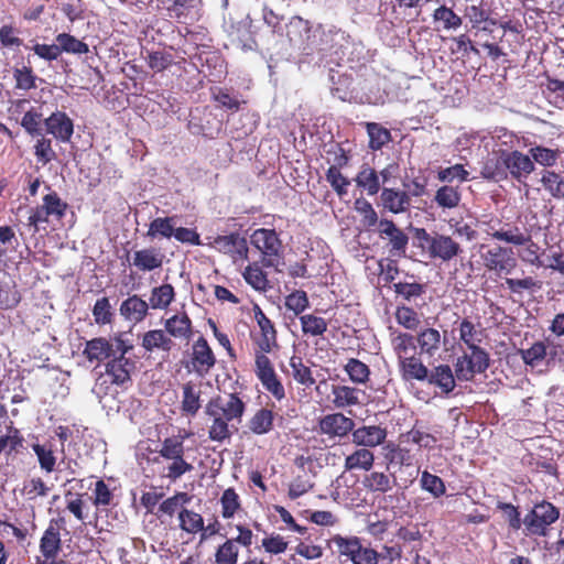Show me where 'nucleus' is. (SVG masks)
Segmentation results:
<instances>
[{
  "instance_id": "bb28decb",
  "label": "nucleus",
  "mask_w": 564,
  "mask_h": 564,
  "mask_svg": "<svg viewBox=\"0 0 564 564\" xmlns=\"http://www.w3.org/2000/svg\"><path fill=\"white\" fill-rule=\"evenodd\" d=\"M399 367L402 378L406 381H424L429 378L427 367L415 355L399 361Z\"/></svg>"
},
{
  "instance_id": "cd10ccee",
  "label": "nucleus",
  "mask_w": 564,
  "mask_h": 564,
  "mask_svg": "<svg viewBox=\"0 0 564 564\" xmlns=\"http://www.w3.org/2000/svg\"><path fill=\"white\" fill-rule=\"evenodd\" d=\"M430 384L438 387L442 392L448 394L455 388V378L453 371L448 365H440L435 367L429 378L426 379Z\"/></svg>"
},
{
  "instance_id": "bf43d9fd",
  "label": "nucleus",
  "mask_w": 564,
  "mask_h": 564,
  "mask_svg": "<svg viewBox=\"0 0 564 564\" xmlns=\"http://www.w3.org/2000/svg\"><path fill=\"white\" fill-rule=\"evenodd\" d=\"M221 514L225 519H230L240 508L239 496L232 488H228L223 492L220 498Z\"/></svg>"
},
{
  "instance_id": "6ab92c4d",
  "label": "nucleus",
  "mask_w": 564,
  "mask_h": 564,
  "mask_svg": "<svg viewBox=\"0 0 564 564\" xmlns=\"http://www.w3.org/2000/svg\"><path fill=\"white\" fill-rule=\"evenodd\" d=\"M149 311V304L139 295L134 294L126 299L119 308L120 315L128 322L138 324L142 322Z\"/></svg>"
},
{
  "instance_id": "473e14b6",
  "label": "nucleus",
  "mask_w": 564,
  "mask_h": 564,
  "mask_svg": "<svg viewBox=\"0 0 564 564\" xmlns=\"http://www.w3.org/2000/svg\"><path fill=\"white\" fill-rule=\"evenodd\" d=\"M32 449L37 457L40 468L50 474L55 469L57 457L54 454L53 444L50 442L32 444Z\"/></svg>"
},
{
  "instance_id": "b1692460",
  "label": "nucleus",
  "mask_w": 564,
  "mask_h": 564,
  "mask_svg": "<svg viewBox=\"0 0 564 564\" xmlns=\"http://www.w3.org/2000/svg\"><path fill=\"white\" fill-rule=\"evenodd\" d=\"M164 256L154 248H145L134 252L132 264L141 271H153L162 267Z\"/></svg>"
},
{
  "instance_id": "aec40b11",
  "label": "nucleus",
  "mask_w": 564,
  "mask_h": 564,
  "mask_svg": "<svg viewBox=\"0 0 564 564\" xmlns=\"http://www.w3.org/2000/svg\"><path fill=\"white\" fill-rule=\"evenodd\" d=\"M361 541L358 536H344L335 534L327 540V547L333 554L345 556L351 561L355 553L359 551Z\"/></svg>"
},
{
  "instance_id": "4c0bfd02",
  "label": "nucleus",
  "mask_w": 564,
  "mask_h": 564,
  "mask_svg": "<svg viewBox=\"0 0 564 564\" xmlns=\"http://www.w3.org/2000/svg\"><path fill=\"white\" fill-rule=\"evenodd\" d=\"M175 217H158L150 223L147 236L154 239L171 238L175 229Z\"/></svg>"
},
{
  "instance_id": "7c9ffc66",
  "label": "nucleus",
  "mask_w": 564,
  "mask_h": 564,
  "mask_svg": "<svg viewBox=\"0 0 564 564\" xmlns=\"http://www.w3.org/2000/svg\"><path fill=\"white\" fill-rule=\"evenodd\" d=\"M442 336L435 328H424L417 335L421 352L433 357L441 348Z\"/></svg>"
},
{
  "instance_id": "8fccbe9b",
  "label": "nucleus",
  "mask_w": 564,
  "mask_h": 564,
  "mask_svg": "<svg viewBox=\"0 0 564 564\" xmlns=\"http://www.w3.org/2000/svg\"><path fill=\"white\" fill-rule=\"evenodd\" d=\"M365 486L371 491L387 492L393 487V479L384 473L372 471L364 479Z\"/></svg>"
},
{
  "instance_id": "c85d7f7f",
  "label": "nucleus",
  "mask_w": 564,
  "mask_h": 564,
  "mask_svg": "<svg viewBox=\"0 0 564 564\" xmlns=\"http://www.w3.org/2000/svg\"><path fill=\"white\" fill-rule=\"evenodd\" d=\"M357 186L364 189L369 196H373L380 191V181L378 172L371 166L365 164L356 175Z\"/></svg>"
},
{
  "instance_id": "c9c22d12",
  "label": "nucleus",
  "mask_w": 564,
  "mask_h": 564,
  "mask_svg": "<svg viewBox=\"0 0 564 564\" xmlns=\"http://www.w3.org/2000/svg\"><path fill=\"white\" fill-rule=\"evenodd\" d=\"M248 427L257 435L269 433L273 427L272 411L264 408L258 410L249 420Z\"/></svg>"
},
{
  "instance_id": "338daca9",
  "label": "nucleus",
  "mask_w": 564,
  "mask_h": 564,
  "mask_svg": "<svg viewBox=\"0 0 564 564\" xmlns=\"http://www.w3.org/2000/svg\"><path fill=\"white\" fill-rule=\"evenodd\" d=\"M355 204L356 210L362 216L361 223L365 227L378 226L380 220L378 219L377 212L369 202L366 199H357Z\"/></svg>"
},
{
  "instance_id": "e433bc0d",
  "label": "nucleus",
  "mask_w": 564,
  "mask_h": 564,
  "mask_svg": "<svg viewBox=\"0 0 564 564\" xmlns=\"http://www.w3.org/2000/svg\"><path fill=\"white\" fill-rule=\"evenodd\" d=\"M433 21L434 23L440 24L442 29L445 31H455L463 23L462 18L446 6H441L434 10Z\"/></svg>"
},
{
  "instance_id": "864d4df0",
  "label": "nucleus",
  "mask_w": 564,
  "mask_h": 564,
  "mask_svg": "<svg viewBox=\"0 0 564 564\" xmlns=\"http://www.w3.org/2000/svg\"><path fill=\"white\" fill-rule=\"evenodd\" d=\"M420 484L422 489L429 491L434 498L443 496L446 487L442 478L424 470L421 475Z\"/></svg>"
},
{
  "instance_id": "49530a36",
  "label": "nucleus",
  "mask_w": 564,
  "mask_h": 564,
  "mask_svg": "<svg viewBox=\"0 0 564 564\" xmlns=\"http://www.w3.org/2000/svg\"><path fill=\"white\" fill-rule=\"evenodd\" d=\"M459 339L469 348L478 347L482 340V330L477 329L469 319L459 324Z\"/></svg>"
},
{
  "instance_id": "7ed1b4c3",
  "label": "nucleus",
  "mask_w": 564,
  "mask_h": 564,
  "mask_svg": "<svg viewBox=\"0 0 564 564\" xmlns=\"http://www.w3.org/2000/svg\"><path fill=\"white\" fill-rule=\"evenodd\" d=\"M127 352H118L113 356L106 365V372L100 375L96 380L94 390L97 394L101 392L106 393L107 384L113 383L117 386H123L131 380V372L133 371L135 364L131 359L126 357Z\"/></svg>"
},
{
  "instance_id": "a18cd8bd",
  "label": "nucleus",
  "mask_w": 564,
  "mask_h": 564,
  "mask_svg": "<svg viewBox=\"0 0 564 564\" xmlns=\"http://www.w3.org/2000/svg\"><path fill=\"white\" fill-rule=\"evenodd\" d=\"M290 367L292 369L291 376L297 383L307 388L315 383L311 369L303 364L301 357L293 356L290 359Z\"/></svg>"
},
{
  "instance_id": "603ef678",
  "label": "nucleus",
  "mask_w": 564,
  "mask_h": 564,
  "mask_svg": "<svg viewBox=\"0 0 564 564\" xmlns=\"http://www.w3.org/2000/svg\"><path fill=\"white\" fill-rule=\"evenodd\" d=\"M239 549L235 544V540H227L219 545L215 553V562L217 564H236L238 561Z\"/></svg>"
},
{
  "instance_id": "6e6d98bb",
  "label": "nucleus",
  "mask_w": 564,
  "mask_h": 564,
  "mask_svg": "<svg viewBox=\"0 0 564 564\" xmlns=\"http://www.w3.org/2000/svg\"><path fill=\"white\" fill-rule=\"evenodd\" d=\"M191 497L186 492H176L160 505L156 514L159 516V513H163L172 517L180 508L187 505Z\"/></svg>"
},
{
  "instance_id": "0eeeda50",
  "label": "nucleus",
  "mask_w": 564,
  "mask_h": 564,
  "mask_svg": "<svg viewBox=\"0 0 564 564\" xmlns=\"http://www.w3.org/2000/svg\"><path fill=\"white\" fill-rule=\"evenodd\" d=\"M216 365V356L207 339L199 336L192 345L186 368L196 376H207Z\"/></svg>"
},
{
  "instance_id": "09e8293b",
  "label": "nucleus",
  "mask_w": 564,
  "mask_h": 564,
  "mask_svg": "<svg viewBox=\"0 0 564 564\" xmlns=\"http://www.w3.org/2000/svg\"><path fill=\"white\" fill-rule=\"evenodd\" d=\"M434 200L440 207L452 209L458 206L460 194L457 188L444 185L436 191Z\"/></svg>"
},
{
  "instance_id": "f03ea898",
  "label": "nucleus",
  "mask_w": 564,
  "mask_h": 564,
  "mask_svg": "<svg viewBox=\"0 0 564 564\" xmlns=\"http://www.w3.org/2000/svg\"><path fill=\"white\" fill-rule=\"evenodd\" d=\"M159 454L162 458L170 462L166 466L165 476L175 481L183 475L193 471L194 466L185 459V446L183 436L166 437L161 443Z\"/></svg>"
},
{
  "instance_id": "69168bd1",
  "label": "nucleus",
  "mask_w": 564,
  "mask_h": 564,
  "mask_svg": "<svg viewBox=\"0 0 564 564\" xmlns=\"http://www.w3.org/2000/svg\"><path fill=\"white\" fill-rule=\"evenodd\" d=\"M530 153L533 160L543 166L554 165L560 154L557 150H552L543 147L531 148Z\"/></svg>"
},
{
  "instance_id": "ea45409f",
  "label": "nucleus",
  "mask_w": 564,
  "mask_h": 564,
  "mask_svg": "<svg viewBox=\"0 0 564 564\" xmlns=\"http://www.w3.org/2000/svg\"><path fill=\"white\" fill-rule=\"evenodd\" d=\"M174 289L171 284H162L151 291L149 306L153 310H164L174 300Z\"/></svg>"
},
{
  "instance_id": "052dcab7",
  "label": "nucleus",
  "mask_w": 564,
  "mask_h": 564,
  "mask_svg": "<svg viewBox=\"0 0 564 564\" xmlns=\"http://www.w3.org/2000/svg\"><path fill=\"white\" fill-rule=\"evenodd\" d=\"M546 345L543 341L534 343L530 348L521 350V357L524 364L538 366L546 356Z\"/></svg>"
},
{
  "instance_id": "39448f33",
  "label": "nucleus",
  "mask_w": 564,
  "mask_h": 564,
  "mask_svg": "<svg viewBox=\"0 0 564 564\" xmlns=\"http://www.w3.org/2000/svg\"><path fill=\"white\" fill-rule=\"evenodd\" d=\"M68 205L58 196L56 192L48 188V193L43 196L42 204L30 210L28 225L34 228V232L39 231L42 224H46L50 219L61 220Z\"/></svg>"
},
{
  "instance_id": "a19ab883",
  "label": "nucleus",
  "mask_w": 564,
  "mask_h": 564,
  "mask_svg": "<svg viewBox=\"0 0 564 564\" xmlns=\"http://www.w3.org/2000/svg\"><path fill=\"white\" fill-rule=\"evenodd\" d=\"M206 414L212 420V424L209 426L208 435L212 441L221 442L230 436V431L228 426L229 420H226L221 415H216L214 411L205 409Z\"/></svg>"
},
{
  "instance_id": "a211bd4d",
  "label": "nucleus",
  "mask_w": 564,
  "mask_h": 564,
  "mask_svg": "<svg viewBox=\"0 0 564 564\" xmlns=\"http://www.w3.org/2000/svg\"><path fill=\"white\" fill-rule=\"evenodd\" d=\"M380 200L384 209L392 214H402L411 206V196L405 191L383 187Z\"/></svg>"
},
{
  "instance_id": "ddd939ff",
  "label": "nucleus",
  "mask_w": 564,
  "mask_h": 564,
  "mask_svg": "<svg viewBox=\"0 0 564 564\" xmlns=\"http://www.w3.org/2000/svg\"><path fill=\"white\" fill-rule=\"evenodd\" d=\"M212 247L219 252L229 254L234 262L248 260L249 248L247 240L239 235L218 236Z\"/></svg>"
},
{
  "instance_id": "13d9d810",
  "label": "nucleus",
  "mask_w": 564,
  "mask_h": 564,
  "mask_svg": "<svg viewBox=\"0 0 564 564\" xmlns=\"http://www.w3.org/2000/svg\"><path fill=\"white\" fill-rule=\"evenodd\" d=\"M48 491L50 488L40 477H34L23 482L22 494L29 500H35L37 497H45Z\"/></svg>"
},
{
  "instance_id": "5701e85b",
  "label": "nucleus",
  "mask_w": 564,
  "mask_h": 564,
  "mask_svg": "<svg viewBox=\"0 0 564 564\" xmlns=\"http://www.w3.org/2000/svg\"><path fill=\"white\" fill-rule=\"evenodd\" d=\"M505 164L510 173L518 180L528 176L534 170L531 158L519 151L509 153L505 159Z\"/></svg>"
},
{
  "instance_id": "4be33fe9",
  "label": "nucleus",
  "mask_w": 564,
  "mask_h": 564,
  "mask_svg": "<svg viewBox=\"0 0 564 564\" xmlns=\"http://www.w3.org/2000/svg\"><path fill=\"white\" fill-rule=\"evenodd\" d=\"M166 333L178 339L188 341L193 336L192 321L187 314H176L164 322Z\"/></svg>"
},
{
  "instance_id": "de8ad7c7",
  "label": "nucleus",
  "mask_w": 564,
  "mask_h": 564,
  "mask_svg": "<svg viewBox=\"0 0 564 564\" xmlns=\"http://www.w3.org/2000/svg\"><path fill=\"white\" fill-rule=\"evenodd\" d=\"M302 330L305 335L322 336L327 330V323L323 317L314 314L300 316Z\"/></svg>"
},
{
  "instance_id": "37998d69",
  "label": "nucleus",
  "mask_w": 564,
  "mask_h": 564,
  "mask_svg": "<svg viewBox=\"0 0 564 564\" xmlns=\"http://www.w3.org/2000/svg\"><path fill=\"white\" fill-rule=\"evenodd\" d=\"M180 528L187 533H197L204 530L203 517L186 508H182L178 511Z\"/></svg>"
},
{
  "instance_id": "f3484780",
  "label": "nucleus",
  "mask_w": 564,
  "mask_h": 564,
  "mask_svg": "<svg viewBox=\"0 0 564 564\" xmlns=\"http://www.w3.org/2000/svg\"><path fill=\"white\" fill-rule=\"evenodd\" d=\"M352 443L357 446L377 447L384 443L387 438V430L379 425H364L354 429L351 432Z\"/></svg>"
},
{
  "instance_id": "4d7b16f0",
  "label": "nucleus",
  "mask_w": 564,
  "mask_h": 564,
  "mask_svg": "<svg viewBox=\"0 0 564 564\" xmlns=\"http://www.w3.org/2000/svg\"><path fill=\"white\" fill-rule=\"evenodd\" d=\"M521 250H519V258L522 262L541 268L544 265V261L540 259L539 256V246L532 240V235H530V241L520 246Z\"/></svg>"
},
{
  "instance_id": "dca6fc26",
  "label": "nucleus",
  "mask_w": 564,
  "mask_h": 564,
  "mask_svg": "<svg viewBox=\"0 0 564 564\" xmlns=\"http://www.w3.org/2000/svg\"><path fill=\"white\" fill-rule=\"evenodd\" d=\"M254 318L260 328V336L257 339V345L262 352H271L278 346L276 330L273 323L267 317L263 311L256 305L253 308Z\"/></svg>"
},
{
  "instance_id": "1a4fd4ad",
  "label": "nucleus",
  "mask_w": 564,
  "mask_h": 564,
  "mask_svg": "<svg viewBox=\"0 0 564 564\" xmlns=\"http://www.w3.org/2000/svg\"><path fill=\"white\" fill-rule=\"evenodd\" d=\"M484 267L488 271L497 274H510L517 267V259L513 257L512 249L495 246L481 251Z\"/></svg>"
},
{
  "instance_id": "2f4dec72",
  "label": "nucleus",
  "mask_w": 564,
  "mask_h": 564,
  "mask_svg": "<svg viewBox=\"0 0 564 564\" xmlns=\"http://www.w3.org/2000/svg\"><path fill=\"white\" fill-rule=\"evenodd\" d=\"M245 281L254 290L265 292L270 289L267 273L258 262L248 264L242 272Z\"/></svg>"
},
{
  "instance_id": "4468645a",
  "label": "nucleus",
  "mask_w": 564,
  "mask_h": 564,
  "mask_svg": "<svg viewBox=\"0 0 564 564\" xmlns=\"http://www.w3.org/2000/svg\"><path fill=\"white\" fill-rule=\"evenodd\" d=\"M206 408L209 411H214L216 415H221L229 421L240 420L245 412V403L236 394H229L227 398L217 397L212 399Z\"/></svg>"
},
{
  "instance_id": "f8f14e48",
  "label": "nucleus",
  "mask_w": 564,
  "mask_h": 564,
  "mask_svg": "<svg viewBox=\"0 0 564 564\" xmlns=\"http://www.w3.org/2000/svg\"><path fill=\"white\" fill-rule=\"evenodd\" d=\"M354 427V420L340 412L326 414L318 421V432L329 438L341 440L348 436Z\"/></svg>"
},
{
  "instance_id": "3c124183",
  "label": "nucleus",
  "mask_w": 564,
  "mask_h": 564,
  "mask_svg": "<svg viewBox=\"0 0 564 564\" xmlns=\"http://www.w3.org/2000/svg\"><path fill=\"white\" fill-rule=\"evenodd\" d=\"M367 132L369 135V147L372 150H379L390 141V131L378 123H367Z\"/></svg>"
},
{
  "instance_id": "393cba45",
  "label": "nucleus",
  "mask_w": 564,
  "mask_h": 564,
  "mask_svg": "<svg viewBox=\"0 0 564 564\" xmlns=\"http://www.w3.org/2000/svg\"><path fill=\"white\" fill-rule=\"evenodd\" d=\"M61 550V534L52 522L44 531L40 541V552L43 557L56 558Z\"/></svg>"
},
{
  "instance_id": "c03bdc74",
  "label": "nucleus",
  "mask_w": 564,
  "mask_h": 564,
  "mask_svg": "<svg viewBox=\"0 0 564 564\" xmlns=\"http://www.w3.org/2000/svg\"><path fill=\"white\" fill-rule=\"evenodd\" d=\"M543 187L556 199H564V177L553 171H544L541 177Z\"/></svg>"
},
{
  "instance_id": "423d86ee",
  "label": "nucleus",
  "mask_w": 564,
  "mask_h": 564,
  "mask_svg": "<svg viewBox=\"0 0 564 564\" xmlns=\"http://www.w3.org/2000/svg\"><path fill=\"white\" fill-rule=\"evenodd\" d=\"M558 517V509L551 502L543 501L536 503L523 519L527 535L545 536L547 528L554 523Z\"/></svg>"
},
{
  "instance_id": "9b49d317",
  "label": "nucleus",
  "mask_w": 564,
  "mask_h": 564,
  "mask_svg": "<svg viewBox=\"0 0 564 564\" xmlns=\"http://www.w3.org/2000/svg\"><path fill=\"white\" fill-rule=\"evenodd\" d=\"M377 232L382 240H388L389 252L393 257H403L406 252L409 237L390 219H380Z\"/></svg>"
},
{
  "instance_id": "f257e3e1",
  "label": "nucleus",
  "mask_w": 564,
  "mask_h": 564,
  "mask_svg": "<svg viewBox=\"0 0 564 564\" xmlns=\"http://www.w3.org/2000/svg\"><path fill=\"white\" fill-rule=\"evenodd\" d=\"M415 238L419 241V247L430 259L448 262L462 252L460 245L451 236L438 232H427L424 228H416Z\"/></svg>"
},
{
  "instance_id": "0e129e2a",
  "label": "nucleus",
  "mask_w": 564,
  "mask_h": 564,
  "mask_svg": "<svg viewBox=\"0 0 564 564\" xmlns=\"http://www.w3.org/2000/svg\"><path fill=\"white\" fill-rule=\"evenodd\" d=\"M41 122L42 113L36 111L34 108H31L24 113L20 121V124L29 134L40 135L42 133Z\"/></svg>"
},
{
  "instance_id": "72a5a7b5",
  "label": "nucleus",
  "mask_w": 564,
  "mask_h": 564,
  "mask_svg": "<svg viewBox=\"0 0 564 564\" xmlns=\"http://www.w3.org/2000/svg\"><path fill=\"white\" fill-rule=\"evenodd\" d=\"M393 351L398 357V361L406 359L408 357L414 356L416 346L414 337L408 333H398L391 339Z\"/></svg>"
},
{
  "instance_id": "a878e982",
  "label": "nucleus",
  "mask_w": 564,
  "mask_h": 564,
  "mask_svg": "<svg viewBox=\"0 0 564 564\" xmlns=\"http://www.w3.org/2000/svg\"><path fill=\"white\" fill-rule=\"evenodd\" d=\"M174 343L162 329H153L144 333L141 346L149 352L162 350L169 352Z\"/></svg>"
},
{
  "instance_id": "412c9836",
  "label": "nucleus",
  "mask_w": 564,
  "mask_h": 564,
  "mask_svg": "<svg viewBox=\"0 0 564 564\" xmlns=\"http://www.w3.org/2000/svg\"><path fill=\"white\" fill-rule=\"evenodd\" d=\"M332 402L336 409H345L361 404L360 397L362 391L360 389L349 386L334 384L332 387Z\"/></svg>"
},
{
  "instance_id": "79ce46f5",
  "label": "nucleus",
  "mask_w": 564,
  "mask_h": 564,
  "mask_svg": "<svg viewBox=\"0 0 564 564\" xmlns=\"http://www.w3.org/2000/svg\"><path fill=\"white\" fill-rule=\"evenodd\" d=\"M344 370L348 375L350 381L356 384H365L369 381L370 369L359 359H348L347 364L344 366Z\"/></svg>"
},
{
  "instance_id": "5fc2aeb1",
  "label": "nucleus",
  "mask_w": 564,
  "mask_h": 564,
  "mask_svg": "<svg viewBox=\"0 0 564 564\" xmlns=\"http://www.w3.org/2000/svg\"><path fill=\"white\" fill-rule=\"evenodd\" d=\"M94 321L97 325H106L112 322L113 312L108 297L98 299L93 307Z\"/></svg>"
},
{
  "instance_id": "774afa93",
  "label": "nucleus",
  "mask_w": 564,
  "mask_h": 564,
  "mask_svg": "<svg viewBox=\"0 0 564 564\" xmlns=\"http://www.w3.org/2000/svg\"><path fill=\"white\" fill-rule=\"evenodd\" d=\"M34 150L37 162L43 165L50 163L56 158V153L52 148V141L50 139H39L34 145Z\"/></svg>"
},
{
  "instance_id": "58836bf2",
  "label": "nucleus",
  "mask_w": 564,
  "mask_h": 564,
  "mask_svg": "<svg viewBox=\"0 0 564 564\" xmlns=\"http://www.w3.org/2000/svg\"><path fill=\"white\" fill-rule=\"evenodd\" d=\"M56 42L59 47V53H68V54H87L89 52L88 45L76 39L74 35L68 33H59L56 35Z\"/></svg>"
},
{
  "instance_id": "f704fd0d",
  "label": "nucleus",
  "mask_w": 564,
  "mask_h": 564,
  "mask_svg": "<svg viewBox=\"0 0 564 564\" xmlns=\"http://www.w3.org/2000/svg\"><path fill=\"white\" fill-rule=\"evenodd\" d=\"M182 411L184 414L194 416L199 411L200 391L191 382L183 386Z\"/></svg>"
},
{
  "instance_id": "c756f323",
  "label": "nucleus",
  "mask_w": 564,
  "mask_h": 564,
  "mask_svg": "<svg viewBox=\"0 0 564 564\" xmlns=\"http://www.w3.org/2000/svg\"><path fill=\"white\" fill-rule=\"evenodd\" d=\"M375 463V455L368 448H358L345 458L346 470H365L368 471L372 468Z\"/></svg>"
},
{
  "instance_id": "9d476101",
  "label": "nucleus",
  "mask_w": 564,
  "mask_h": 564,
  "mask_svg": "<svg viewBox=\"0 0 564 564\" xmlns=\"http://www.w3.org/2000/svg\"><path fill=\"white\" fill-rule=\"evenodd\" d=\"M488 235L498 241L519 248L530 241L531 231L518 223H499L498 227L489 225Z\"/></svg>"
},
{
  "instance_id": "2eb2a0df",
  "label": "nucleus",
  "mask_w": 564,
  "mask_h": 564,
  "mask_svg": "<svg viewBox=\"0 0 564 564\" xmlns=\"http://www.w3.org/2000/svg\"><path fill=\"white\" fill-rule=\"evenodd\" d=\"M46 132L56 140L67 143L74 133L73 120L63 111H55L44 120Z\"/></svg>"
},
{
  "instance_id": "6e6552de",
  "label": "nucleus",
  "mask_w": 564,
  "mask_h": 564,
  "mask_svg": "<svg viewBox=\"0 0 564 564\" xmlns=\"http://www.w3.org/2000/svg\"><path fill=\"white\" fill-rule=\"evenodd\" d=\"M130 349L131 346L120 338L106 339L97 337L86 343L83 354L90 362H101L112 358L118 352H128Z\"/></svg>"
},
{
  "instance_id": "20e7f679",
  "label": "nucleus",
  "mask_w": 564,
  "mask_h": 564,
  "mask_svg": "<svg viewBox=\"0 0 564 564\" xmlns=\"http://www.w3.org/2000/svg\"><path fill=\"white\" fill-rule=\"evenodd\" d=\"M250 243L262 254V267L280 271L282 242L273 229L259 228L250 236Z\"/></svg>"
},
{
  "instance_id": "e2e57ef3",
  "label": "nucleus",
  "mask_w": 564,
  "mask_h": 564,
  "mask_svg": "<svg viewBox=\"0 0 564 564\" xmlns=\"http://www.w3.org/2000/svg\"><path fill=\"white\" fill-rule=\"evenodd\" d=\"M468 171H466L462 164L442 169L437 173V178L444 183H453L454 181L463 183L468 180Z\"/></svg>"
},
{
  "instance_id": "680f3d73",
  "label": "nucleus",
  "mask_w": 564,
  "mask_h": 564,
  "mask_svg": "<svg viewBox=\"0 0 564 564\" xmlns=\"http://www.w3.org/2000/svg\"><path fill=\"white\" fill-rule=\"evenodd\" d=\"M397 322L406 329L415 330L420 325L417 313L408 306H399L395 311Z\"/></svg>"
}]
</instances>
